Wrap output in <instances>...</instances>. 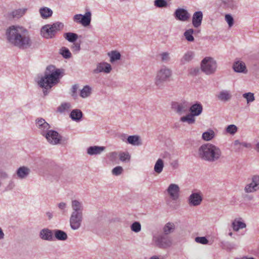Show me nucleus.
Listing matches in <instances>:
<instances>
[{
	"instance_id": "obj_1",
	"label": "nucleus",
	"mask_w": 259,
	"mask_h": 259,
	"mask_svg": "<svg viewBox=\"0 0 259 259\" xmlns=\"http://www.w3.org/2000/svg\"><path fill=\"white\" fill-rule=\"evenodd\" d=\"M5 36L8 44L20 50L28 49L32 45L28 30L20 25H11L8 27Z\"/></svg>"
},
{
	"instance_id": "obj_2",
	"label": "nucleus",
	"mask_w": 259,
	"mask_h": 259,
	"mask_svg": "<svg viewBox=\"0 0 259 259\" xmlns=\"http://www.w3.org/2000/svg\"><path fill=\"white\" fill-rule=\"evenodd\" d=\"M61 71L59 69H56L53 65L47 67L44 76L38 81V84L44 88L43 93L45 96L48 94L47 90L50 89L53 85L59 81Z\"/></svg>"
},
{
	"instance_id": "obj_3",
	"label": "nucleus",
	"mask_w": 259,
	"mask_h": 259,
	"mask_svg": "<svg viewBox=\"0 0 259 259\" xmlns=\"http://www.w3.org/2000/svg\"><path fill=\"white\" fill-rule=\"evenodd\" d=\"M63 23L60 22H57L53 24H47L41 28V34L45 38H52L55 37L56 33L63 29Z\"/></svg>"
},
{
	"instance_id": "obj_4",
	"label": "nucleus",
	"mask_w": 259,
	"mask_h": 259,
	"mask_svg": "<svg viewBox=\"0 0 259 259\" xmlns=\"http://www.w3.org/2000/svg\"><path fill=\"white\" fill-rule=\"evenodd\" d=\"M188 111H190V113L181 117L180 121L183 122H187L189 124H192L195 122L194 117L198 116L201 113L202 106L200 103H196L191 106H189Z\"/></svg>"
},
{
	"instance_id": "obj_5",
	"label": "nucleus",
	"mask_w": 259,
	"mask_h": 259,
	"mask_svg": "<svg viewBox=\"0 0 259 259\" xmlns=\"http://www.w3.org/2000/svg\"><path fill=\"white\" fill-rule=\"evenodd\" d=\"M152 242L160 248L166 249L171 246L172 240L168 235L163 233H155L153 234Z\"/></svg>"
},
{
	"instance_id": "obj_6",
	"label": "nucleus",
	"mask_w": 259,
	"mask_h": 259,
	"mask_svg": "<svg viewBox=\"0 0 259 259\" xmlns=\"http://www.w3.org/2000/svg\"><path fill=\"white\" fill-rule=\"evenodd\" d=\"M172 75V71L170 69L165 66H163L158 71L155 80L156 86L160 87L163 83L170 78Z\"/></svg>"
},
{
	"instance_id": "obj_7",
	"label": "nucleus",
	"mask_w": 259,
	"mask_h": 259,
	"mask_svg": "<svg viewBox=\"0 0 259 259\" xmlns=\"http://www.w3.org/2000/svg\"><path fill=\"white\" fill-rule=\"evenodd\" d=\"M171 108L174 112L181 115L188 113L189 104L186 101H175L171 102Z\"/></svg>"
},
{
	"instance_id": "obj_8",
	"label": "nucleus",
	"mask_w": 259,
	"mask_h": 259,
	"mask_svg": "<svg viewBox=\"0 0 259 259\" xmlns=\"http://www.w3.org/2000/svg\"><path fill=\"white\" fill-rule=\"evenodd\" d=\"M83 219L82 212H72L70 218V225L73 230L79 229Z\"/></svg>"
},
{
	"instance_id": "obj_9",
	"label": "nucleus",
	"mask_w": 259,
	"mask_h": 259,
	"mask_svg": "<svg viewBox=\"0 0 259 259\" xmlns=\"http://www.w3.org/2000/svg\"><path fill=\"white\" fill-rule=\"evenodd\" d=\"M73 20L75 22L80 23L84 27L89 26L91 21V13L88 11L83 15L76 14L73 16Z\"/></svg>"
},
{
	"instance_id": "obj_10",
	"label": "nucleus",
	"mask_w": 259,
	"mask_h": 259,
	"mask_svg": "<svg viewBox=\"0 0 259 259\" xmlns=\"http://www.w3.org/2000/svg\"><path fill=\"white\" fill-rule=\"evenodd\" d=\"M48 142L52 145H57L62 140V136L56 131L50 130L44 136Z\"/></svg>"
},
{
	"instance_id": "obj_11",
	"label": "nucleus",
	"mask_w": 259,
	"mask_h": 259,
	"mask_svg": "<svg viewBox=\"0 0 259 259\" xmlns=\"http://www.w3.org/2000/svg\"><path fill=\"white\" fill-rule=\"evenodd\" d=\"M174 16L177 20L186 22L190 19L191 15L187 10L179 8L174 12Z\"/></svg>"
},
{
	"instance_id": "obj_12",
	"label": "nucleus",
	"mask_w": 259,
	"mask_h": 259,
	"mask_svg": "<svg viewBox=\"0 0 259 259\" xmlns=\"http://www.w3.org/2000/svg\"><path fill=\"white\" fill-rule=\"evenodd\" d=\"M198 154L203 160H210V144L202 145L198 149Z\"/></svg>"
},
{
	"instance_id": "obj_13",
	"label": "nucleus",
	"mask_w": 259,
	"mask_h": 259,
	"mask_svg": "<svg viewBox=\"0 0 259 259\" xmlns=\"http://www.w3.org/2000/svg\"><path fill=\"white\" fill-rule=\"evenodd\" d=\"M35 124L41 135L43 136L50 131L49 129L51 127L50 124L42 118H37L35 120Z\"/></svg>"
},
{
	"instance_id": "obj_14",
	"label": "nucleus",
	"mask_w": 259,
	"mask_h": 259,
	"mask_svg": "<svg viewBox=\"0 0 259 259\" xmlns=\"http://www.w3.org/2000/svg\"><path fill=\"white\" fill-rule=\"evenodd\" d=\"M259 189V176H254L252 178V182L245 187L246 193H251Z\"/></svg>"
},
{
	"instance_id": "obj_15",
	"label": "nucleus",
	"mask_w": 259,
	"mask_h": 259,
	"mask_svg": "<svg viewBox=\"0 0 259 259\" xmlns=\"http://www.w3.org/2000/svg\"><path fill=\"white\" fill-rule=\"evenodd\" d=\"M112 67L110 64L107 62H101L97 64V67L93 71V73L98 74L103 72L109 73L111 72Z\"/></svg>"
},
{
	"instance_id": "obj_16",
	"label": "nucleus",
	"mask_w": 259,
	"mask_h": 259,
	"mask_svg": "<svg viewBox=\"0 0 259 259\" xmlns=\"http://www.w3.org/2000/svg\"><path fill=\"white\" fill-rule=\"evenodd\" d=\"M167 192L170 197L174 200H177L179 196L180 188L175 184H171L167 189Z\"/></svg>"
},
{
	"instance_id": "obj_17",
	"label": "nucleus",
	"mask_w": 259,
	"mask_h": 259,
	"mask_svg": "<svg viewBox=\"0 0 259 259\" xmlns=\"http://www.w3.org/2000/svg\"><path fill=\"white\" fill-rule=\"evenodd\" d=\"M27 9H18L7 14V18L9 20L19 19L22 17L26 13Z\"/></svg>"
},
{
	"instance_id": "obj_18",
	"label": "nucleus",
	"mask_w": 259,
	"mask_h": 259,
	"mask_svg": "<svg viewBox=\"0 0 259 259\" xmlns=\"http://www.w3.org/2000/svg\"><path fill=\"white\" fill-rule=\"evenodd\" d=\"M200 69L206 74H210V57H206L201 61Z\"/></svg>"
},
{
	"instance_id": "obj_19",
	"label": "nucleus",
	"mask_w": 259,
	"mask_h": 259,
	"mask_svg": "<svg viewBox=\"0 0 259 259\" xmlns=\"http://www.w3.org/2000/svg\"><path fill=\"white\" fill-rule=\"evenodd\" d=\"M202 200V197L199 193H192L188 199L189 204L191 206H198Z\"/></svg>"
},
{
	"instance_id": "obj_20",
	"label": "nucleus",
	"mask_w": 259,
	"mask_h": 259,
	"mask_svg": "<svg viewBox=\"0 0 259 259\" xmlns=\"http://www.w3.org/2000/svg\"><path fill=\"white\" fill-rule=\"evenodd\" d=\"M54 232L48 228H44L40 230L39 232V237L44 240L49 241H52L54 240L53 237Z\"/></svg>"
},
{
	"instance_id": "obj_21",
	"label": "nucleus",
	"mask_w": 259,
	"mask_h": 259,
	"mask_svg": "<svg viewBox=\"0 0 259 259\" xmlns=\"http://www.w3.org/2000/svg\"><path fill=\"white\" fill-rule=\"evenodd\" d=\"M202 19V12L200 11L195 12L193 15L192 20L193 26L195 28L199 27L201 25Z\"/></svg>"
},
{
	"instance_id": "obj_22",
	"label": "nucleus",
	"mask_w": 259,
	"mask_h": 259,
	"mask_svg": "<svg viewBox=\"0 0 259 259\" xmlns=\"http://www.w3.org/2000/svg\"><path fill=\"white\" fill-rule=\"evenodd\" d=\"M105 147L93 146L87 148V152L88 154L91 156L100 155L105 150Z\"/></svg>"
},
{
	"instance_id": "obj_23",
	"label": "nucleus",
	"mask_w": 259,
	"mask_h": 259,
	"mask_svg": "<svg viewBox=\"0 0 259 259\" xmlns=\"http://www.w3.org/2000/svg\"><path fill=\"white\" fill-rule=\"evenodd\" d=\"M30 172V170L27 167L23 166L20 167L16 171L17 178L24 179L27 177Z\"/></svg>"
},
{
	"instance_id": "obj_24",
	"label": "nucleus",
	"mask_w": 259,
	"mask_h": 259,
	"mask_svg": "<svg viewBox=\"0 0 259 259\" xmlns=\"http://www.w3.org/2000/svg\"><path fill=\"white\" fill-rule=\"evenodd\" d=\"M194 56L195 53L194 52L191 51L187 52L180 60L181 64L184 65L187 62L191 61L194 58Z\"/></svg>"
},
{
	"instance_id": "obj_25",
	"label": "nucleus",
	"mask_w": 259,
	"mask_h": 259,
	"mask_svg": "<svg viewBox=\"0 0 259 259\" xmlns=\"http://www.w3.org/2000/svg\"><path fill=\"white\" fill-rule=\"evenodd\" d=\"M83 116L82 111L79 109H73L70 114V117L72 120L76 121H80Z\"/></svg>"
},
{
	"instance_id": "obj_26",
	"label": "nucleus",
	"mask_w": 259,
	"mask_h": 259,
	"mask_svg": "<svg viewBox=\"0 0 259 259\" xmlns=\"http://www.w3.org/2000/svg\"><path fill=\"white\" fill-rule=\"evenodd\" d=\"M126 143L133 145H141L142 144L140 137L137 135L129 136L126 139Z\"/></svg>"
},
{
	"instance_id": "obj_27",
	"label": "nucleus",
	"mask_w": 259,
	"mask_h": 259,
	"mask_svg": "<svg viewBox=\"0 0 259 259\" xmlns=\"http://www.w3.org/2000/svg\"><path fill=\"white\" fill-rule=\"evenodd\" d=\"M55 237L60 241H65L67 240L68 236L66 233L61 230H54L53 231Z\"/></svg>"
},
{
	"instance_id": "obj_28",
	"label": "nucleus",
	"mask_w": 259,
	"mask_h": 259,
	"mask_svg": "<svg viewBox=\"0 0 259 259\" xmlns=\"http://www.w3.org/2000/svg\"><path fill=\"white\" fill-rule=\"evenodd\" d=\"M71 207L73 209L72 212H82L83 206L81 202L77 200H72L71 202Z\"/></svg>"
},
{
	"instance_id": "obj_29",
	"label": "nucleus",
	"mask_w": 259,
	"mask_h": 259,
	"mask_svg": "<svg viewBox=\"0 0 259 259\" xmlns=\"http://www.w3.org/2000/svg\"><path fill=\"white\" fill-rule=\"evenodd\" d=\"M40 15L43 19H47L52 16V10L47 7L41 8L39 10Z\"/></svg>"
},
{
	"instance_id": "obj_30",
	"label": "nucleus",
	"mask_w": 259,
	"mask_h": 259,
	"mask_svg": "<svg viewBox=\"0 0 259 259\" xmlns=\"http://www.w3.org/2000/svg\"><path fill=\"white\" fill-rule=\"evenodd\" d=\"M233 68L236 72H243L246 69V66L244 62L237 61L234 63Z\"/></svg>"
},
{
	"instance_id": "obj_31",
	"label": "nucleus",
	"mask_w": 259,
	"mask_h": 259,
	"mask_svg": "<svg viewBox=\"0 0 259 259\" xmlns=\"http://www.w3.org/2000/svg\"><path fill=\"white\" fill-rule=\"evenodd\" d=\"M211 161L218 159L221 155V151L219 148H217L211 144Z\"/></svg>"
},
{
	"instance_id": "obj_32",
	"label": "nucleus",
	"mask_w": 259,
	"mask_h": 259,
	"mask_svg": "<svg viewBox=\"0 0 259 259\" xmlns=\"http://www.w3.org/2000/svg\"><path fill=\"white\" fill-rule=\"evenodd\" d=\"M175 229V226L174 223L168 222L166 223L163 228V234L168 235L169 234L172 233Z\"/></svg>"
},
{
	"instance_id": "obj_33",
	"label": "nucleus",
	"mask_w": 259,
	"mask_h": 259,
	"mask_svg": "<svg viewBox=\"0 0 259 259\" xmlns=\"http://www.w3.org/2000/svg\"><path fill=\"white\" fill-rule=\"evenodd\" d=\"M232 228L234 231H237L239 229H243L246 227V224L242 222L235 220L232 224Z\"/></svg>"
},
{
	"instance_id": "obj_34",
	"label": "nucleus",
	"mask_w": 259,
	"mask_h": 259,
	"mask_svg": "<svg viewBox=\"0 0 259 259\" xmlns=\"http://www.w3.org/2000/svg\"><path fill=\"white\" fill-rule=\"evenodd\" d=\"M163 167H164L163 161L161 159L159 158L156 161V162L155 164L154 170L156 173L160 174L162 172Z\"/></svg>"
},
{
	"instance_id": "obj_35",
	"label": "nucleus",
	"mask_w": 259,
	"mask_h": 259,
	"mask_svg": "<svg viewBox=\"0 0 259 259\" xmlns=\"http://www.w3.org/2000/svg\"><path fill=\"white\" fill-rule=\"evenodd\" d=\"M64 37L68 41L74 42L77 39L78 35L73 32H66L64 34Z\"/></svg>"
},
{
	"instance_id": "obj_36",
	"label": "nucleus",
	"mask_w": 259,
	"mask_h": 259,
	"mask_svg": "<svg viewBox=\"0 0 259 259\" xmlns=\"http://www.w3.org/2000/svg\"><path fill=\"white\" fill-rule=\"evenodd\" d=\"M110 58V62L113 63L115 61L120 60L121 55L120 53L116 51H112L108 54Z\"/></svg>"
},
{
	"instance_id": "obj_37",
	"label": "nucleus",
	"mask_w": 259,
	"mask_h": 259,
	"mask_svg": "<svg viewBox=\"0 0 259 259\" xmlns=\"http://www.w3.org/2000/svg\"><path fill=\"white\" fill-rule=\"evenodd\" d=\"M91 94V88L89 85H85L80 91V96L83 98L89 97Z\"/></svg>"
},
{
	"instance_id": "obj_38",
	"label": "nucleus",
	"mask_w": 259,
	"mask_h": 259,
	"mask_svg": "<svg viewBox=\"0 0 259 259\" xmlns=\"http://www.w3.org/2000/svg\"><path fill=\"white\" fill-rule=\"evenodd\" d=\"M194 32V30L193 29H189L185 31L184 35L187 41L192 42L194 40V38L193 36Z\"/></svg>"
},
{
	"instance_id": "obj_39",
	"label": "nucleus",
	"mask_w": 259,
	"mask_h": 259,
	"mask_svg": "<svg viewBox=\"0 0 259 259\" xmlns=\"http://www.w3.org/2000/svg\"><path fill=\"white\" fill-rule=\"evenodd\" d=\"M119 159L122 162H129L131 155L128 152H120L119 154Z\"/></svg>"
},
{
	"instance_id": "obj_40",
	"label": "nucleus",
	"mask_w": 259,
	"mask_h": 259,
	"mask_svg": "<svg viewBox=\"0 0 259 259\" xmlns=\"http://www.w3.org/2000/svg\"><path fill=\"white\" fill-rule=\"evenodd\" d=\"M60 54L65 59H69L71 57V53L70 52L69 50L65 47H63L60 49Z\"/></svg>"
},
{
	"instance_id": "obj_41",
	"label": "nucleus",
	"mask_w": 259,
	"mask_h": 259,
	"mask_svg": "<svg viewBox=\"0 0 259 259\" xmlns=\"http://www.w3.org/2000/svg\"><path fill=\"white\" fill-rule=\"evenodd\" d=\"M71 107V104L69 103H63L57 108V111L60 113L68 111Z\"/></svg>"
},
{
	"instance_id": "obj_42",
	"label": "nucleus",
	"mask_w": 259,
	"mask_h": 259,
	"mask_svg": "<svg viewBox=\"0 0 259 259\" xmlns=\"http://www.w3.org/2000/svg\"><path fill=\"white\" fill-rule=\"evenodd\" d=\"M218 97L222 101H227L231 98V96L229 92L227 91H223L220 92Z\"/></svg>"
},
{
	"instance_id": "obj_43",
	"label": "nucleus",
	"mask_w": 259,
	"mask_h": 259,
	"mask_svg": "<svg viewBox=\"0 0 259 259\" xmlns=\"http://www.w3.org/2000/svg\"><path fill=\"white\" fill-rule=\"evenodd\" d=\"M242 96L246 100L247 104L254 101L255 100L254 94L251 92L244 93Z\"/></svg>"
},
{
	"instance_id": "obj_44",
	"label": "nucleus",
	"mask_w": 259,
	"mask_h": 259,
	"mask_svg": "<svg viewBox=\"0 0 259 259\" xmlns=\"http://www.w3.org/2000/svg\"><path fill=\"white\" fill-rule=\"evenodd\" d=\"M131 229L135 233H138L141 230V225L139 222H134L131 226Z\"/></svg>"
},
{
	"instance_id": "obj_45",
	"label": "nucleus",
	"mask_w": 259,
	"mask_h": 259,
	"mask_svg": "<svg viewBox=\"0 0 259 259\" xmlns=\"http://www.w3.org/2000/svg\"><path fill=\"white\" fill-rule=\"evenodd\" d=\"M154 5L158 8H164L167 6V3L165 0H155Z\"/></svg>"
},
{
	"instance_id": "obj_46",
	"label": "nucleus",
	"mask_w": 259,
	"mask_h": 259,
	"mask_svg": "<svg viewBox=\"0 0 259 259\" xmlns=\"http://www.w3.org/2000/svg\"><path fill=\"white\" fill-rule=\"evenodd\" d=\"M226 131L227 133L234 135L237 131V127L234 124H231L227 126L226 128Z\"/></svg>"
},
{
	"instance_id": "obj_47",
	"label": "nucleus",
	"mask_w": 259,
	"mask_h": 259,
	"mask_svg": "<svg viewBox=\"0 0 259 259\" xmlns=\"http://www.w3.org/2000/svg\"><path fill=\"white\" fill-rule=\"evenodd\" d=\"M160 56L161 57V60L162 62L166 63L170 60L169 54L168 52H163L160 54Z\"/></svg>"
},
{
	"instance_id": "obj_48",
	"label": "nucleus",
	"mask_w": 259,
	"mask_h": 259,
	"mask_svg": "<svg viewBox=\"0 0 259 259\" xmlns=\"http://www.w3.org/2000/svg\"><path fill=\"white\" fill-rule=\"evenodd\" d=\"M195 241L198 243L202 244H207L209 241L205 237H196L195 238Z\"/></svg>"
},
{
	"instance_id": "obj_49",
	"label": "nucleus",
	"mask_w": 259,
	"mask_h": 259,
	"mask_svg": "<svg viewBox=\"0 0 259 259\" xmlns=\"http://www.w3.org/2000/svg\"><path fill=\"white\" fill-rule=\"evenodd\" d=\"M123 169V168L120 166H117L112 170V173L114 176H119L122 174Z\"/></svg>"
},
{
	"instance_id": "obj_50",
	"label": "nucleus",
	"mask_w": 259,
	"mask_h": 259,
	"mask_svg": "<svg viewBox=\"0 0 259 259\" xmlns=\"http://www.w3.org/2000/svg\"><path fill=\"white\" fill-rule=\"evenodd\" d=\"M118 154L116 152H112L108 153L107 155V157L109 158V160L111 162H114L116 160L117 158Z\"/></svg>"
},
{
	"instance_id": "obj_51",
	"label": "nucleus",
	"mask_w": 259,
	"mask_h": 259,
	"mask_svg": "<svg viewBox=\"0 0 259 259\" xmlns=\"http://www.w3.org/2000/svg\"><path fill=\"white\" fill-rule=\"evenodd\" d=\"M225 20L228 23L230 27H232L234 24V19L233 17L230 14H226L225 15Z\"/></svg>"
},
{
	"instance_id": "obj_52",
	"label": "nucleus",
	"mask_w": 259,
	"mask_h": 259,
	"mask_svg": "<svg viewBox=\"0 0 259 259\" xmlns=\"http://www.w3.org/2000/svg\"><path fill=\"white\" fill-rule=\"evenodd\" d=\"M200 71V69L198 67L191 68L189 70V73L192 76H196L199 74Z\"/></svg>"
},
{
	"instance_id": "obj_53",
	"label": "nucleus",
	"mask_w": 259,
	"mask_h": 259,
	"mask_svg": "<svg viewBox=\"0 0 259 259\" xmlns=\"http://www.w3.org/2000/svg\"><path fill=\"white\" fill-rule=\"evenodd\" d=\"M223 248L228 251H231L233 249L236 248L235 245L230 243H227L224 245Z\"/></svg>"
},
{
	"instance_id": "obj_54",
	"label": "nucleus",
	"mask_w": 259,
	"mask_h": 259,
	"mask_svg": "<svg viewBox=\"0 0 259 259\" xmlns=\"http://www.w3.org/2000/svg\"><path fill=\"white\" fill-rule=\"evenodd\" d=\"M202 138L204 140H210V130H208L207 132L203 133Z\"/></svg>"
},
{
	"instance_id": "obj_55",
	"label": "nucleus",
	"mask_w": 259,
	"mask_h": 259,
	"mask_svg": "<svg viewBox=\"0 0 259 259\" xmlns=\"http://www.w3.org/2000/svg\"><path fill=\"white\" fill-rule=\"evenodd\" d=\"M222 2L228 7H232L234 6L233 0H221Z\"/></svg>"
},
{
	"instance_id": "obj_56",
	"label": "nucleus",
	"mask_w": 259,
	"mask_h": 259,
	"mask_svg": "<svg viewBox=\"0 0 259 259\" xmlns=\"http://www.w3.org/2000/svg\"><path fill=\"white\" fill-rule=\"evenodd\" d=\"M59 208L62 211L63 213L65 212V208H66L67 204L65 202H60L58 204Z\"/></svg>"
},
{
	"instance_id": "obj_57",
	"label": "nucleus",
	"mask_w": 259,
	"mask_h": 259,
	"mask_svg": "<svg viewBox=\"0 0 259 259\" xmlns=\"http://www.w3.org/2000/svg\"><path fill=\"white\" fill-rule=\"evenodd\" d=\"M217 68V62L211 58V74L214 73L216 71Z\"/></svg>"
},
{
	"instance_id": "obj_58",
	"label": "nucleus",
	"mask_w": 259,
	"mask_h": 259,
	"mask_svg": "<svg viewBox=\"0 0 259 259\" xmlns=\"http://www.w3.org/2000/svg\"><path fill=\"white\" fill-rule=\"evenodd\" d=\"M15 187L14 183L13 181H10L7 187V189L8 190H12Z\"/></svg>"
},
{
	"instance_id": "obj_59",
	"label": "nucleus",
	"mask_w": 259,
	"mask_h": 259,
	"mask_svg": "<svg viewBox=\"0 0 259 259\" xmlns=\"http://www.w3.org/2000/svg\"><path fill=\"white\" fill-rule=\"evenodd\" d=\"M0 177L2 179H6L8 178V175L5 171H1L0 172Z\"/></svg>"
},
{
	"instance_id": "obj_60",
	"label": "nucleus",
	"mask_w": 259,
	"mask_h": 259,
	"mask_svg": "<svg viewBox=\"0 0 259 259\" xmlns=\"http://www.w3.org/2000/svg\"><path fill=\"white\" fill-rule=\"evenodd\" d=\"M78 89V85L77 84H74L72 87V96H74L75 94H76L77 90Z\"/></svg>"
},
{
	"instance_id": "obj_61",
	"label": "nucleus",
	"mask_w": 259,
	"mask_h": 259,
	"mask_svg": "<svg viewBox=\"0 0 259 259\" xmlns=\"http://www.w3.org/2000/svg\"><path fill=\"white\" fill-rule=\"evenodd\" d=\"M73 48L75 51H76L77 52L79 51L80 50V44L78 43L74 44Z\"/></svg>"
},
{
	"instance_id": "obj_62",
	"label": "nucleus",
	"mask_w": 259,
	"mask_h": 259,
	"mask_svg": "<svg viewBox=\"0 0 259 259\" xmlns=\"http://www.w3.org/2000/svg\"><path fill=\"white\" fill-rule=\"evenodd\" d=\"M240 145L246 148L251 147V144L249 143H247L246 142H241V143H240Z\"/></svg>"
},
{
	"instance_id": "obj_63",
	"label": "nucleus",
	"mask_w": 259,
	"mask_h": 259,
	"mask_svg": "<svg viewBox=\"0 0 259 259\" xmlns=\"http://www.w3.org/2000/svg\"><path fill=\"white\" fill-rule=\"evenodd\" d=\"M5 234L3 231V230L0 227V240L3 239L4 238Z\"/></svg>"
},
{
	"instance_id": "obj_64",
	"label": "nucleus",
	"mask_w": 259,
	"mask_h": 259,
	"mask_svg": "<svg viewBox=\"0 0 259 259\" xmlns=\"http://www.w3.org/2000/svg\"><path fill=\"white\" fill-rule=\"evenodd\" d=\"M126 135L125 134H122L121 136V137L120 139L121 140L123 141V142H125L126 141Z\"/></svg>"
}]
</instances>
